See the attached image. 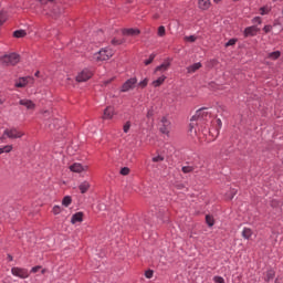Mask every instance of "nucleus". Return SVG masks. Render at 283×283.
<instances>
[{"label": "nucleus", "mask_w": 283, "mask_h": 283, "mask_svg": "<svg viewBox=\"0 0 283 283\" xmlns=\"http://www.w3.org/2000/svg\"><path fill=\"white\" fill-rule=\"evenodd\" d=\"M111 81H113V80L111 78V80L104 82V84H105V85H109V82H111Z\"/></svg>", "instance_id": "53"}, {"label": "nucleus", "mask_w": 283, "mask_h": 283, "mask_svg": "<svg viewBox=\"0 0 283 283\" xmlns=\"http://www.w3.org/2000/svg\"><path fill=\"white\" fill-rule=\"evenodd\" d=\"M72 224H76V222H83V212H77L72 216L71 219Z\"/></svg>", "instance_id": "21"}, {"label": "nucleus", "mask_w": 283, "mask_h": 283, "mask_svg": "<svg viewBox=\"0 0 283 283\" xmlns=\"http://www.w3.org/2000/svg\"><path fill=\"white\" fill-rule=\"evenodd\" d=\"M216 123L218 125V127H217V136H218V134H220V129H222V120L216 119Z\"/></svg>", "instance_id": "39"}, {"label": "nucleus", "mask_w": 283, "mask_h": 283, "mask_svg": "<svg viewBox=\"0 0 283 283\" xmlns=\"http://www.w3.org/2000/svg\"><path fill=\"white\" fill-rule=\"evenodd\" d=\"M30 81H32V77H20L15 82V87H25V85H28V83H30Z\"/></svg>", "instance_id": "16"}, {"label": "nucleus", "mask_w": 283, "mask_h": 283, "mask_svg": "<svg viewBox=\"0 0 283 283\" xmlns=\"http://www.w3.org/2000/svg\"><path fill=\"white\" fill-rule=\"evenodd\" d=\"M271 12V9L269 7H261L260 8V14L264 17L265 14H269Z\"/></svg>", "instance_id": "31"}, {"label": "nucleus", "mask_w": 283, "mask_h": 283, "mask_svg": "<svg viewBox=\"0 0 283 283\" xmlns=\"http://www.w3.org/2000/svg\"><path fill=\"white\" fill-rule=\"evenodd\" d=\"M92 76H94V73L88 69H84L80 73H77L76 81L77 83H85L86 81H90Z\"/></svg>", "instance_id": "5"}, {"label": "nucleus", "mask_w": 283, "mask_h": 283, "mask_svg": "<svg viewBox=\"0 0 283 283\" xmlns=\"http://www.w3.org/2000/svg\"><path fill=\"white\" fill-rule=\"evenodd\" d=\"M19 105H22V107H25L29 112H34V109H36V104L28 98L20 99Z\"/></svg>", "instance_id": "10"}, {"label": "nucleus", "mask_w": 283, "mask_h": 283, "mask_svg": "<svg viewBox=\"0 0 283 283\" xmlns=\"http://www.w3.org/2000/svg\"><path fill=\"white\" fill-rule=\"evenodd\" d=\"M0 105H3V99L0 98Z\"/></svg>", "instance_id": "55"}, {"label": "nucleus", "mask_w": 283, "mask_h": 283, "mask_svg": "<svg viewBox=\"0 0 283 283\" xmlns=\"http://www.w3.org/2000/svg\"><path fill=\"white\" fill-rule=\"evenodd\" d=\"M145 277H147V280H151L154 277V271L151 270L146 271Z\"/></svg>", "instance_id": "40"}, {"label": "nucleus", "mask_w": 283, "mask_h": 283, "mask_svg": "<svg viewBox=\"0 0 283 283\" xmlns=\"http://www.w3.org/2000/svg\"><path fill=\"white\" fill-rule=\"evenodd\" d=\"M35 76H39V71L35 73Z\"/></svg>", "instance_id": "56"}, {"label": "nucleus", "mask_w": 283, "mask_h": 283, "mask_svg": "<svg viewBox=\"0 0 283 283\" xmlns=\"http://www.w3.org/2000/svg\"><path fill=\"white\" fill-rule=\"evenodd\" d=\"M42 14L44 17H51V19H56L63 14V9L61 7L53 4L52 8L49 10L46 8H42Z\"/></svg>", "instance_id": "3"}, {"label": "nucleus", "mask_w": 283, "mask_h": 283, "mask_svg": "<svg viewBox=\"0 0 283 283\" xmlns=\"http://www.w3.org/2000/svg\"><path fill=\"white\" fill-rule=\"evenodd\" d=\"M9 260H12V256H11V255H9Z\"/></svg>", "instance_id": "57"}, {"label": "nucleus", "mask_w": 283, "mask_h": 283, "mask_svg": "<svg viewBox=\"0 0 283 283\" xmlns=\"http://www.w3.org/2000/svg\"><path fill=\"white\" fill-rule=\"evenodd\" d=\"M90 187H92L90 181H83L82 184H80L78 189L81 193H87V191H90Z\"/></svg>", "instance_id": "19"}, {"label": "nucleus", "mask_w": 283, "mask_h": 283, "mask_svg": "<svg viewBox=\"0 0 283 283\" xmlns=\"http://www.w3.org/2000/svg\"><path fill=\"white\" fill-rule=\"evenodd\" d=\"M165 81H167V76L161 75L157 80L153 81L151 85H153V87H160V85H163V83H165Z\"/></svg>", "instance_id": "20"}, {"label": "nucleus", "mask_w": 283, "mask_h": 283, "mask_svg": "<svg viewBox=\"0 0 283 283\" xmlns=\"http://www.w3.org/2000/svg\"><path fill=\"white\" fill-rule=\"evenodd\" d=\"M123 43H125V40H120V39L112 40V45H123Z\"/></svg>", "instance_id": "35"}, {"label": "nucleus", "mask_w": 283, "mask_h": 283, "mask_svg": "<svg viewBox=\"0 0 283 283\" xmlns=\"http://www.w3.org/2000/svg\"><path fill=\"white\" fill-rule=\"evenodd\" d=\"M87 169H90V166L82 165L78 163H75L70 166V171H73V174H83V171H87Z\"/></svg>", "instance_id": "9"}, {"label": "nucleus", "mask_w": 283, "mask_h": 283, "mask_svg": "<svg viewBox=\"0 0 283 283\" xmlns=\"http://www.w3.org/2000/svg\"><path fill=\"white\" fill-rule=\"evenodd\" d=\"M275 277V272L273 270L268 271L266 273V282H271Z\"/></svg>", "instance_id": "29"}, {"label": "nucleus", "mask_w": 283, "mask_h": 283, "mask_svg": "<svg viewBox=\"0 0 283 283\" xmlns=\"http://www.w3.org/2000/svg\"><path fill=\"white\" fill-rule=\"evenodd\" d=\"M8 20V15L6 13H0V25H3L6 21Z\"/></svg>", "instance_id": "38"}, {"label": "nucleus", "mask_w": 283, "mask_h": 283, "mask_svg": "<svg viewBox=\"0 0 283 283\" xmlns=\"http://www.w3.org/2000/svg\"><path fill=\"white\" fill-rule=\"evenodd\" d=\"M11 273L15 277H20L21 280H25L30 277V272H28L27 269H22V268H12Z\"/></svg>", "instance_id": "6"}, {"label": "nucleus", "mask_w": 283, "mask_h": 283, "mask_svg": "<svg viewBox=\"0 0 283 283\" xmlns=\"http://www.w3.org/2000/svg\"><path fill=\"white\" fill-rule=\"evenodd\" d=\"M41 6L48 10V6H52L55 0H39Z\"/></svg>", "instance_id": "26"}, {"label": "nucleus", "mask_w": 283, "mask_h": 283, "mask_svg": "<svg viewBox=\"0 0 283 283\" xmlns=\"http://www.w3.org/2000/svg\"><path fill=\"white\" fill-rule=\"evenodd\" d=\"M104 120H112L114 118V107L108 106L104 109V114L102 117Z\"/></svg>", "instance_id": "12"}, {"label": "nucleus", "mask_w": 283, "mask_h": 283, "mask_svg": "<svg viewBox=\"0 0 283 283\" xmlns=\"http://www.w3.org/2000/svg\"><path fill=\"white\" fill-rule=\"evenodd\" d=\"M158 36H165L166 34V30H165V27L161 25L158 28V32H157Z\"/></svg>", "instance_id": "37"}, {"label": "nucleus", "mask_w": 283, "mask_h": 283, "mask_svg": "<svg viewBox=\"0 0 283 283\" xmlns=\"http://www.w3.org/2000/svg\"><path fill=\"white\" fill-rule=\"evenodd\" d=\"M197 36L196 35H188V36H185L184 40L187 42V43H196L197 41Z\"/></svg>", "instance_id": "28"}, {"label": "nucleus", "mask_w": 283, "mask_h": 283, "mask_svg": "<svg viewBox=\"0 0 283 283\" xmlns=\"http://www.w3.org/2000/svg\"><path fill=\"white\" fill-rule=\"evenodd\" d=\"M42 273H45V270H42Z\"/></svg>", "instance_id": "58"}, {"label": "nucleus", "mask_w": 283, "mask_h": 283, "mask_svg": "<svg viewBox=\"0 0 283 283\" xmlns=\"http://www.w3.org/2000/svg\"><path fill=\"white\" fill-rule=\"evenodd\" d=\"M206 222L208 227H213L214 224L213 218L210 214L206 216Z\"/></svg>", "instance_id": "33"}, {"label": "nucleus", "mask_w": 283, "mask_h": 283, "mask_svg": "<svg viewBox=\"0 0 283 283\" xmlns=\"http://www.w3.org/2000/svg\"><path fill=\"white\" fill-rule=\"evenodd\" d=\"M258 32H260V29L256 28L255 25L248 27L244 30V36H255V34H258Z\"/></svg>", "instance_id": "13"}, {"label": "nucleus", "mask_w": 283, "mask_h": 283, "mask_svg": "<svg viewBox=\"0 0 283 283\" xmlns=\"http://www.w3.org/2000/svg\"><path fill=\"white\" fill-rule=\"evenodd\" d=\"M21 61V57L17 53L4 54L0 57V63L6 66L17 65Z\"/></svg>", "instance_id": "2"}, {"label": "nucleus", "mask_w": 283, "mask_h": 283, "mask_svg": "<svg viewBox=\"0 0 283 283\" xmlns=\"http://www.w3.org/2000/svg\"><path fill=\"white\" fill-rule=\"evenodd\" d=\"M120 175L122 176H129V168L128 167H124L120 169Z\"/></svg>", "instance_id": "41"}, {"label": "nucleus", "mask_w": 283, "mask_h": 283, "mask_svg": "<svg viewBox=\"0 0 283 283\" xmlns=\"http://www.w3.org/2000/svg\"><path fill=\"white\" fill-rule=\"evenodd\" d=\"M241 235H242V238H244V240H249L251 238V235H253V230H251V228H244L242 230Z\"/></svg>", "instance_id": "22"}, {"label": "nucleus", "mask_w": 283, "mask_h": 283, "mask_svg": "<svg viewBox=\"0 0 283 283\" xmlns=\"http://www.w3.org/2000/svg\"><path fill=\"white\" fill-rule=\"evenodd\" d=\"M252 23H258L259 25H261L262 24V18H260V17L253 18Z\"/></svg>", "instance_id": "45"}, {"label": "nucleus", "mask_w": 283, "mask_h": 283, "mask_svg": "<svg viewBox=\"0 0 283 283\" xmlns=\"http://www.w3.org/2000/svg\"><path fill=\"white\" fill-rule=\"evenodd\" d=\"M54 216H59V213H61V211H63V209L61 208V206H54L52 209Z\"/></svg>", "instance_id": "36"}, {"label": "nucleus", "mask_w": 283, "mask_h": 283, "mask_svg": "<svg viewBox=\"0 0 283 283\" xmlns=\"http://www.w3.org/2000/svg\"><path fill=\"white\" fill-rule=\"evenodd\" d=\"M39 271H41V265H36L31 269V273H39Z\"/></svg>", "instance_id": "49"}, {"label": "nucleus", "mask_w": 283, "mask_h": 283, "mask_svg": "<svg viewBox=\"0 0 283 283\" xmlns=\"http://www.w3.org/2000/svg\"><path fill=\"white\" fill-rule=\"evenodd\" d=\"M237 193H238V190L233 189V190L230 191V196L228 195V198H229L230 200H233V197H234Z\"/></svg>", "instance_id": "47"}, {"label": "nucleus", "mask_w": 283, "mask_h": 283, "mask_svg": "<svg viewBox=\"0 0 283 283\" xmlns=\"http://www.w3.org/2000/svg\"><path fill=\"white\" fill-rule=\"evenodd\" d=\"M149 83V80H147V78H145V80H143L142 82H139V87H143V88H145V87H147V84Z\"/></svg>", "instance_id": "44"}, {"label": "nucleus", "mask_w": 283, "mask_h": 283, "mask_svg": "<svg viewBox=\"0 0 283 283\" xmlns=\"http://www.w3.org/2000/svg\"><path fill=\"white\" fill-rule=\"evenodd\" d=\"M70 205H72V197L70 196H65L62 200V206L63 207H69Z\"/></svg>", "instance_id": "25"}, {"label": "nucleus", "mask_w": 283, "mask_h": 283, "mask_svg": "<svg viewBox=\"0 0 283 283\" xmlns=\"http://www.w3.org/2000/svg\"><path fill=\"white\" fill-rule=\"evenodd\" d=\"M280 51H275L269 54V59H272V61H277V59H280Z\"/></svg>", "instance_id": "27"}, {"label": "nucleus", "mask_w": 283, "mask_h": 283, "mask_svg": "<svg viewBox=\"0 0 283 283\" xmlns=\"http://www.w3.org/2000/svg\"><path fill=\"white\" fill-rule=\"evenodd\" d=\"M129 129H132V123L130 122H126L123 126V132L124 134H128Z\"/></svg>", "instance_id": "30"}, {"label": "nucleus", "mask_w": 283, "mask_h": 283, "mask_svg": "<svg viewBox=\"0 0 283 283\" xmlns=\"http://www.w3.org/2000/svg\"><path fill=\"white\" fill-rule=\"evenodd\" d=\"M200 67H202V63L197 62V63L188 66L187 72H188V74H196V72H198V70H200Z\"/></svg>", "instance_id": "15"}, {"label": "nucleus", "mask_w": 283, "mask_h": 283, "mask_svg": "<svg viewBox=\"0 0 283 283\" xmlns=\"http://www.w3.org/2000/svg\"><path fill=\"white\" fill-rule=\"evenodd\" d=\"M169 67H171V62L170 61H165L163 64H160L159 66H157L155 69V73L167 72V70H169Z\"/></svg>", "instance_id": "14"}, {"label": "nucleus", "mask_w": 283, "mask_h": 283, "mask_svg": "<svg viewBox=\"0 0 283 283\" xmlns=\"http://www.w3.org/2000/svg\"><path fill=\"white\" fill-rule=\"evenodd\" d=\"M163 160H165V157L158 155L157 157L153 158V163H163Z\"/></svg>", "instance_id": "42"}, {"label": "nucleus", "mask_w": 283, "mask_h": 283, "mask_svg": "<svg viewBox=\"0 0 283 283\" xmlns=\"http://www.w3.org/2000/svg\"><path fill=\"white\" fill-rule=\"evenodd\" d=\"M4 136H7L10 139L23 138V136H25V133L13 127L4 129Z\"/></svg>", "instance_id": "4"}, {"label": "nucleus", "mask_w": 283, "mask_h": 283, "mask_svg": "<svg viewBox=\"0 0 283 283\" xmlns=\"http://www.w3.org/2000/svg\"><path fill=\"white\" fill-rule=\"evenodd\" d=\"M49 127H50V129H54V128H56V125H53V127H52V124H50Z\"/></svg>", "instance_id": "52"}, {"label": "nucleus", "mask_w": 283, "mask_h": 283, "mask_svg": "<svg viewBox=\"0 0 283 283\" xmlns=\"http://www.w3.org/2000/svg\"><path fill=\"white\" fill-rule=\"evenodd\" d=\"M123 34H126V36H138V34H140V30H138V29H124Z\"/></svg>", "instance_id": "18"}, {"label": "nucleus", "mask_w": 283, "mask_h": 283, "mask_svg": "<svg viewBox=\"0 0 283 283\" xmlns=\"http://www.w3.org/2000/svg\"><path fill=\"white\" fill-rule=\"evenodd\" d=\"M138 83V80L136 77H132L127 80L120 88V92H129V90H134L136 87V84Z\"/></svg>", "instance_id": "8"}, {"label": "nucleus", "mask_w": 283, "mask_h": 283, "mask_svg": "<svg viewBox=\"0 0 283 283\" xmlns=\"http://www.w3.org/2000/svg\"><path fill=\"white\" fill-rule=\"evenodd\" d=\"M181 171H182L184 174H191V171H193V167H191V166H184V167L181 168Z\"/></svg>", "instance_id": "34"}, {"label": "nucleus", "mask_w": 283, "mask_h": 283, "mask_svg": "<svg viewBox=\"0 0 283 283\" xmlns=\"http://www.w3.org/2000/svg\"><path fill=\"white\" fill-rule=\"evenodd\" d=\"M200 10H209L211 8V0H198Z\"/></svg>", "instance_id": "17"}, {"label": "nucleus", "mask_w": 283, "mask_h": 283, "mask_svg": "<svg viewBox=\"0 0 283 283\" xmlns=\"http://www.w3.org/2000/svg\"><path fill=\"white\" fill-rule=\"evenodd\" d=\"M13 146L12 145H7L0 148V155L1 154H10L12 151Z\"/></svg>", "instance_id": "24"}, {"label": "nucleus", "mask_w": 283, "mask_h": 283, "mask_svg": "<svg viewBox=\"0 0 283 283\" xmlns=\"http://www.w3.org/2000/svg\"><path fill=\"white\" fill-rule=\"evenodd\" d=\"M27 34L28 33L25 32V30H17L13 32V36L15 39H23V36H27Z\"/></svg>", "instance_id": "23"}, {"label": "nucleus", "mask_w": 283, "mask_h": 283, "mask_svg": "<svg viewBox=\"0 0 283 283\" xmlns=\"http://www.w3.org/2000/svg\"><path fill=\"white\" fill-rule=\"evenodd\" d=\"M222 0H213L214 3H220Z\"/></svg>", "instance_id": "54"}, {"label": "nucleus", "mask_w": 283, "mask_h": 283, "mask_svg": "<svg viewBox=\"0 0 283 283\" xmlns=\"http://www.w3.org/2000/svg\"><path fill=\"white\" fill-rule=\"evenodd\" d=\"M114 56V50L106 48L102 49L98 53L93 55V61L99 63V61H109Z\"/></svg>", "instance_id": "1"}, {"label": "nucleus", "mask_w": 283, "mask_h": 283, "mask_svg": "<svg viewBox=\"0 0 283 283\" xmlns=\"http://www.w3.org/2000/svg\"><path fill=\"white\" fill-rule=\"evenodd\" d=\"M207 116H209V112L207 111V108H200L191 117V120H205Z\"/></svg>", "instance_id": "11"}, {"label": "nucleus", "mask_w": 283, "mask_h": 283, "mask_svg": "<svg viewBox=\"0 0 283 283\" xmlns=\"http://www.w3.org/2000/svg\"><path fill=\"white\" fill-rule=\"evenodd\" d=\"M237 42H238V40L231 39V40H229V41L226 43V48H229V46H231V45H235Z\"/></svg>", "instance_id": "43"}, {"label": "nucleus", "mask_w": 283, "mask_h": 283, "mask_svg": "<svg viewBox=\"0 0 283 283\" xmlns=\"http://www.w3.org/2000/svg\"><path fill=\"white\" fill-rule=\"evenodd\" d=\"M271 30H273V27H271V25H265L263 28V31L265 32V34H269V32H271Z\"/></svg>", "instance_id": "48"}, {"label": "nucleus", "mask_w": 283, "mask_h": 283, "mask_svg": "<svg viewBox=\"0 0 283 283\" xmlns=\"http://www.w3.org/2000/svg\"><path fill=\"white\" fill-rule=\"evenodd\" d=\"M154 59H156V53H151L149 55V59L144 62L145 65H151V63H154Z\"/></svg>", "instance_id": "32"}, {"label": "nucleus", "mask_w": 283, "mask_h": 283, "mask_svg": "<svg viewBox=\"0 0 283 283\" xmlns=\"http://www.w3.org/2000/svg\"><path fill=\"white\" fill-rule=\"evenodd\" d=\"M159 130L161 134H166L168 136L169 132L171 130V122L167 119V117H163L159 122Z\"/></svg>", "instance_id": "7"}, {"label": "nucleus", "mask_w": 283, "mask_h": 283, "mask_svg": "<svg viewBox=\"0 0 283 283\" xmlns=\"http://www.w3.org/2000/svg\"><path fill=\"white\" fill-rule=\"evenodd\" d=\"M213 282L216 283H224V279L222 276H214Z\"/></svg>", "instance_id": "46"}, {"label": "nucleus", "mask_w": 283, "mask_h": 283, "mask_svg": "<svg viewBox=\"0 0 283 283\" xmlns=\"http://www.w3.org/2000/svg\"><path fill=\"white\" fill-rule=\"evenodd\" d=\"M6 138H8V135H6V130H4L2 136L0 137L1 143H6Z\"/></svg>", "instance_id": "50"}, {"label": "nucleus", "mask_w": 283, "mask_h": 283, "mask_svg": "<svg viewBox=\"0 0 283 283\" xmlns=\"http://www.w3.org/2000/svg\"><path fill=\"white\" fill-rule=\"evenodd\" d=\"M151 116H154V109L147 112V118H151Z\"/></svg>", "instance_id": "51"}]
</instances>
